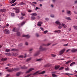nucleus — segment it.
Returning <instances> with one entry per match:
<instances>
[{
    "instance_id": "obj_12",
    "label": "nucleus",
    "mask_w": 77,
    "mask_h": 77,
    "mask_svg": "<svg viewBox=\"0 0 77 77\" xmlns=\"http://www.w3.org/2000/svg\"><path fill=\"white\" fill-rule=\"evenodd\" d=\"M59 67H60L59 65L55 66V69H58Z\"/></svg>"
},
{
    "instance_id": "obj_60",
    "label": "nucleus",
    "mask_w": 77,
    "mask_h": 77,
    "mask_svg": "<svg viewBox=\"0 0 77 77\" xmlns=\"http://www.w3.org/2000/svg\"><path fill=\"white\" fill-rule=\"evenodd\" d=\"M10 75H9V74H7L6 76V77H9V76Z\"/></svg>"
},
{
    "instance_id": "obj_45",
    "label": "nucleus",
    "mask_w": 77,
    "mask_h": 77,
    "mask_svg": "<svg viewBox=\"0 0 77 77\" xmlns=\"http://www.w3.org/2000/svg\"><path fill=\"white\" fill-rule=\"evenodd\" d=\"M11 51H16V49H12L11 50Z\"/></svg>"
},
{
    "instance_id": "obj_46",
    "label": "nucleus",
    "mask_w": 77,
    "mask_h": 77,
    "mask_svg": "<svg viewBox=\"0 0 77 77\" xmlns=\"http://www.w3.org/2000/svg\"><path fill=\"white\" fill-rule=\"evenodd\" d=\"M47 32H48V31H47V30H46V31H44V33L45 34L47 33Z\"/></svg>"
},
{
    "instance_id": "obj_44",
    "label": "nucleus",
    "mask_w": 77,
    "mask_h": 77,
    "mask_svg": "<svg viewBox=\"0 0 77 77\" xmlns=\"http://www.w3.org/2000/svg\"><path fill=\"white\" fill-rule=\"evenodd\" d=\"M24 18V17H21L20 18H19L20 20H23V19Z\"/></svg>"
},
{
    "instance_id": "obj_11",
    "label": "nucleus",
    "mask_w": 77,
    "mask_h": 77,
    "mask_svg": "<svg viewBox=\"0 0 77 77\" xmlns=\"http://www.w3.org/2000/svg\"><path fill=\"white\" fill-rule=\"evenodd\" d=\"M32 16H36L37 15V14L36 13H33L31 14Z\"/></svg>"
},
{
    "instance_id": "obj_37",
    "label": "nucleus",
    "mask_w": 77,
    "mask_h": 77,
    "mask_svg": "<svg viewBox=\"0 0 77 77\" xmlns=\"http://www.w3.org/2000/svg\"><path fill=\"white\" fill-rule=\"evenodd\" d=\"M41 60H42V59H39L37 60V61H39V62L41 61Z\"/></svg>"
},
{
    "instance_id": "obj_56",
    "label": "nucleus",
    "mask_w": 77,
    "mask_h": 77,
    "mask_svg": "<svg viewBox=\"0 0 77 77\" xmlns=\"http://www.w3.org/2000/svg\"><path fill=\"white\" fill-rule=\"evenodd\" d=\"M19 57H24L23 55H20V56H19Z\"/></svg>"
},
{
    "instance_id": "obj_14",
    "label": "nucleus",
    "mask_w": 77,
    "mask_h": 77,
    "mask_svg": "<svg viewBox=\"0 0 77 77\" xmlns=\"http://www.w3.org/2000/svg\"><path fill=\"white\" fill-rule=\"evenodd\" d=\"M2 60V61H6L7 60V58H4L1 59Z\"/></svg>"
},
{
    "instance_id": "obj_3",
    "label": "nucleus",
    "mask_w": 77,
    "mask_h": 77,
    "mask_svg": "<svg viewBox=\"0 0 77 77\" xmlns=\"http://www.w3.org/2000/svg\"><path fill=\"white\" fill-rule=\"evenodd\" d=\"M34 68H30L28 71H27L26 72V74L27 73H29V72H30V71H33V70H34Z\"/></svg>"
},
{
    "instance_id": "obj_33",
    "label": "nucleus",
    "mask_w": 77,
    "mask_h": 77,
    "mask_svg": "<svg viewBox=\"0 0 77 77\" xmlns=\"http://www.w3.org/2000/svg\"><path fill=\"white\" fill-rule=\"evenodd\" d=\"M45 73V71H43L42 72H40L39 73V74H44Z\"/></svg>"
},
{
    "instance_id": "obj_42",
    "label": "nucleus",
    "mask_w": 77,
    "mask_h": 77,
    "mask_svg": "<svg viewBox=\"0 0 77 77\" xmlns=\"http://www.w3.org/2000/svg\"><path fill=\"white\" fill-rule=\"evenodd\" d=\"M31 59V58H29V59H27V60H26V61L27 62H28V61H29V60H30Z\"/></svg>"
},
{
    "instance_id": "obj_19",
    "label": "nucleus",
    "mask_w": 77,
    "mask_h": 77,
    "mask_svg": "<svg viewBox=\"0 0 77 77\" xmlns=\"http://www.w3.org/2000/svg\"><path fill=\"white\" fill-rule=\"evenodd\" d=\"M25 24V22H23L22 23H21L20 24V26H23L24 24Z\"/></svg>"
},
{
    "instance_id": "obj_61",
    "label": "nucleus",
    "mask_w": 77,
    "mask_h": 77,
    "mask_svg": "<svg viewBox=\"0 0 77 77\" xmlns=\"http://www.w3.org/2000/svg\"><path fill=\"white\" fill-rule=\"evenodd\" d=\"M3 75V73H0V76H2Z\"/></svg>"
},
{
    "instance_id": "obj_58",
    "label": "nucleus",
    "mask_w": 77,
    "mask_h": 77,
    "mask_svg": "<svg viewBox=\"0 0 77 77\" xmlns=\"http://www.w3.org/2000/svg\"><path fill=\"white\" fill-rule=\"evenodd\" d=\"M33 50V49L32 48H31L29 49V51H31Z\"/></svg>"
},
{
    "instance_id": "obj_9",
    "label": "nucleus",
    "mask_w": 77,
    "mask_h": 77,
    "mask_svg": "<svg viewBox=\"0 0 77 77\" xmlns=\"http://www.w3.org/2000/svg\"><path fill=\"white\" fill-rule=\"evenodd\" d=\"M71 51H72V52H76V51H77V49H72L71 50Z\"/></svg>"
},
{
    "instance_id": "obj_48",
    "label": "nucleus",
    "mask_w": 77,
    "mask_h": 77,
    "mask_svg": "<svg viewBox=\"0 0 77 77\" xmlns=\"http://www.w3.org/2000/svg\"><path fill=\"white\" fill-rule=\"evenodd\" d=\"M40 29L41 30H42L43 31H44V29H43V28L41 27Z\"/></svg>"
},
{
    "instance_id": "obj_35",
    "label": "nucleus",
    "mask_w": 77,
    "mask_h": 77,
    "mask_svg": "<svg viewBox=\"0 0 77 77\" xmlns=\"http://www.w3.org/2000/svg\"><path fill=\"white\" fill-rule=\"evenodd\" d=\"M73 27L75 30H77V26H73Z\"/></svg>"
},
{
    "instance_id": "obj_40",
    "label": "nucleus",
    "mask_w": 77,
    "mask_h": 77,
    "mask_svg": "<svg viewBox=\"0 0 77 77\" xmlns=\"http://www.w3.org/2000/svg\"><path fill=\"white\" fill-rule=\"evenodd\" d=\"M64 67H62L59 69L60 70H62V69H63Z\"/></svg>"
},
{
    "instance_id": "obj_21",
    "label": "nucleus",
    "mask_w": 77,
    "mask_h": 77,
    "mask_svg": "<svg viewBox=\"0 0 77 77\" xmlns=\"http://www.w3.org/2000/svg\"><path fill=\"white\" fill-rule=\"evenodd\" d=\"M72 61V60H70L68 61L67 62H66L65 63V64H68V63H70V62H71Z\"/></svg>"
},
{
    "instance_id": "obj_8",
    "label": "nucleus",
    "mask_w": 77,
    "mask_h": 77,
    "mask_svg": "<svg viewBox=\"0 0 77 77\" xmlns=\"http://www.w3.org/2000/svg\"><path fill=\"white\" fill-rule=\"evenodd\" d=\"M23 37H26L27 38H30V36L29 35H23Z\"/></svg>"
},
{
    "instance_id": "obj_18",
    "label": "nucleus",
    "mask_w": 77,
    "mask_h": 77,
    "mask_svg": "<svg viewBox=\"0 0 77 77\" xmlns=\"http://www.w3.org/2000/svg\"><path fill=\"white\" fill-rule=\"evenodd\" d=\"M54 32H57V33H60L61 31L60 30H57L56 31H54Z\"/></svg>"
},
{
    "instance_id": "obj_2",
    "label": "nucleus",
    "mask_w": 77,
    "mask_h": 77,
    "mask_svg": "<svg viewBox=\"0 0 77 77\" xmlns=\"http://www.w3.org/2000/svg\"><path fill=\"white\" fill-rule=\"evenodd\" d=\"M4 32L5 34H9V30L8 29H5L4 31Z\"/></svg>"
},
{
    "instance_id": "obj_59",
    "label": "nucleus",
    "mask_w": 77,
    "mask_h": 77,
    "mask_svg": "<svg viewBox=\"0 0 77 77\" xmlns=\"http://www.w3.org/2000/svg\"><path fill=\"white\" fill-rule=\"evenodd\" d=\"M32 3H34V4H35L37 3L36 2H33Z\"/></svg>"
},
{
    "instance_id": "obj_41",
    "label": "nucleus",
    "mask_w": 77,
    "mask_h": 77,
    "mask_svg": "<svg viewBox=\"0 0 77 77\" xmlns=\"http://www.w3.org/2000/svg\"><path fill=\"white\" fill-rule=\"evenodd\" d=\"M45 20L46 21H48L49 20V18L46 17L45 18Z\"/></svg>"
},
{
    "instance_id": "obj_28",
    "label": "nucleus",
    "mask_w": 77,
    "mask_h": 77,
    "mask_svg": "<svg viewBox=\"0 0 77 77\" xmlns=\"http://www.w3.org/2000/svg\"><path fill=\"white\" fill-rule=\"evenodd\" d=\"M20 74H21V72H18L16 74V75L17 76H18L20 75Z\"/></svg>"
},
{
    "instance_id": "obj_30",
    "label": "nucleus",
    "mask_w": 77,
    "mask_h": 77,
    "mask_svg": "<svg viewBox=\"0 0 77 77\" xmlns=\"http://www.w3.org/2000/svg\"><path fill=\"white\" fill-rule=\"evenodd\" d=\"M11 51V50H10V49H7L6 51H5L6 52H9V51Z\"/></svg>"
},
{
    "instance_id": "obj_29",
    "label": "nucleus",
    "mask_w": 77,
    "mask_h": 77,
    "mask_svg": "<svg viewBox=\"0 0 77 77\" xmlns=\"http://www.w3.org/2000/svg\"><path fill=\"white\" fill-rule=\"evenodd\" d=\"M31 18L33 20H35V17L33 16Z\"/></svg>"
},
{
    "instance_id": "obj_38",
    "label": "nucleus",
    "mask_w": 77,
    "mask_h": 77,
    "mask_svg": "<svg viewBox=\"0 0 77 77\" xmlns=\"http://www.w3.org/2000/svg\"><path fill=\"white\" fill-rule=\"evenodd\" d=\"M11 16L12 17H14V15H15V14H14V13H12L11 14Z\"/></svg>"
},
{
    "instance_id": "obj_15",
    "label": "nucleus",
    "mask_w": 77,
    "mask_h": 77,
    "mask_svg": "<svg viewBox=\"0 0 77 77\" xmlns=\"http://www.w3.org/2000/svg\"><path fill=\"white\" fill-rule=\"evenodd\" d=\"M12 31L14 32H17L18 30H17V29H16L15 28H14L13 29Z\"/></svg>"
},
{
    "instance_id": "obj_51",
    "label": "nucleus",
    "mask_w": 77,
    "mask_h": 77,
    "mask_svg": "<svg viewBox=\"0 0 77 77\" xmlns=\"http://www.w3.org/2000/svg\"><path fill=\"white\" fill-rule=\"evenodd\" d=\"M40 8H38V7H36L35 8V10H37V9H40Z\"/></svg>"
},
{
    "instance_id": "obj_31",
    "label": "nucleus",
    "mask_w": 77,
    "mask_h": 77,
    "mask_svg": "<svg viewBox=\"0 0 77 77\" xmlns=\"http://www.w3.org/2000/svg\"><path fill=\"white\" fill-rule=\"evenodd\" d=\"M20 12V10H19L18 9H16V13H18V12Z\"/></svg>"
},
{
    "instance_id": "obj_64",
    "label": "nucleus",
    "mask_w": 77,
    "mask_h": 77,
    "mask_svg": "<svg viewBox=\"0 0 77 77\" xmlns=\"http://www.w3.org/2000/svg\"><path fill=\"white\" fill-rule=\"evenodd\" d=\"M68 30H69V31H71V28H69V29H68Z\"/></svg>"
},
{
    "instance_id": "obj_43",
    "label": "nucleus",
    "mask_w": 77,
    "mask_h": 77,
    "mask_svg": "<svg viewBox=\"0 0 77 77\" xmlns=\"http://www.w3.org/2000/svg\"><path fill=\"white\" fill-rule=\"evenodd\" d=\"M50 16L51 17H52V18H54V15L53 14H51Z\"/></svg>"
},
{
    "instance_id": "obj_39",
    "label": "nucleus",
    "mask_w": 77,
    "mask_h": 77,
    "mask_svg": "<svg viewBox=\"0 0 77 77\" xmlns=\"http://www.w3.org/2000/svg\"><path fill=\"white\" fill-rule=\"evenodd\" d=\"M17 35L18 36H20V32H18L17 33Z\"/></svg>"
},
{
    "instance_id": "obj_17",
    "label": "nucleus",
    "mask_w": 77,
    "mask_h": 77,
    "mask_svg": "<svg viewBox=\"0 0 77 77\" xmlns=\"http://www.w3.org/2000/svg\"><path fill=\"white\" fill-rule=\"evenodd\" d=\"M75 62H73L72 63H71L70 65V66H72L73 65H74V64H75Z\"/></svg>"
},
{
    "instance_id": "obj_32",
    "label": "nucleus",
    "mask_w": 77,
    "mask_h": 77,
    "mask_svg": "<svg viewBox=\"0 0 77 77\" xmlns=\"http://www.w3.org/2000/svg\"><path fill=\"white\" fill-rule=\"evenodd\" d=\"M65 71H69V69L68 67H67L65 69Z\"/></svg>"
},
{
    "instance_id": "obj_54",
    "label": "nucleus",
    "mask_w": 77,
    "mask_h": 77,
    "mask_svg": "<svg viewBox=\"0 0 77 77\" xmlns=\"http://www.w3.org/2000/svg\"><path fill=\"white\" fill-rule=\"evenodd\" d=\"M55 72H51V73L52 74H55Z\"/></svg>"
},
{
    "instance_id": "obj_63",
    "label": "nucleus",
    "mask_w": 77,
    "mask_h": 77,
    "mask_svg": "<svg viewBox=\"0 0 77 77\" xmlns=\"http://www.w3.org/2000/svg\"><path fill=\"white\" fill-rule=\"evenodd\" d=\"M29 12H32V10H29L28 11Z\"/></svg>"
},
{
    "instance_id": "obj_20",
    "label": "nucleus",
    "mask_w": 77,
    "mask_h": 77,
    "mask_svg": "<svg viewBox=\"0 0 77 77\" xmlns=\"http://www.w3.org/2000/svg\"><path fill=\"white\" fill-rule=\"evenodd\" d=\"M65 19H66V20H69V21H70V20H71V19L69 17H66Z\"/></svg>"
},
{
    "instance_id": "obj_34",
    "label": "nucleus",
    "mask_w": 77,
    "mask_h": 77,
    "mask_svg": "<svg viewBox=\"0 0 77 77\" xmlns=\"http://www.w3.org/2000/svg\"><path fill=\"white\" fill-rule=\"evenodd\" d=\"M17 5V3L15 2V3L12 4L11 5V6H15V5Z\"/></svg>"
},
{
    "instance_id": "obj_25",
    "label": "nucleus",
    "mask_w": 77,
    "mask_h": 77,
    "mask_svg": "<svg viewBox=\"0 0 77 77\" xmlns=\"http://www.w3.org/2000/svg\"><path fill=\"white\" fill-rule=\"evenodd\" d=\"M52 77H57V75H55V74H52Z\"/></svg>"
},
{
    "instance_id": "obj_10",
    "label": "nucleus",
    "mask_w": 77,
    "mask_h": 77,
    "mask_svg": "<svg viewBox=\"0 0 77 77\" xmlns=\"http://www.w3.org/2000/svg\"><path fill=\"white\" fill-rule=\"evenodd\" d=\"M61 25L63 27H64V28H66V27H67V26H66V25L63 23H62Z\"/></svg>"
},
{
    "instance_id": "obj_26",
    "label": "nucleus",
    "mask_w": 77,
    "mask_h": 77,
    "mask_svg": "<svg viewBox=\"0 0 77 77\" xmlns=\"http://www.w3.org/2000/svg\"><path fill=\"white\" fill-rule=\"evenodd\" d=\"M21 68H22V69H27V67H26L25 66H24L23 67H21Z\"/></svg>"
},
{
    "instance_id": "obj_4",
    "label": "nucleus",
    "mask_w": 77,
    "mask_h": 77,
    "mask_svg": "<svg viewBox=\"0 0 77 77\" xmlns=\"http://www.w3.org/2000/svg\"><path fill=\"white\" fill-rule=\"evenodd\" d=\"M16 71H17L18 70H17V69L14 68V69H13V70L9 69L7 70V71H8V72H12V71H16Z\"/></svg>"
},
{
    "instance_id": "obj_62",
    "label": "nucleus",
    "mask_w": 77,
    "mask_h": 77,
    "mask_svg": "<svg viewBox=\"0 0 77 77\" xmlns=\"http://www.w3.org/2000/svg\"><path fill=\"white\" fill-rule=\"evenodd\" d=\"M68 44H67L66 45H64V46H68Z\"/></svg>"
},
{
    "instance_id": "obj_13",
    "label": "nucleus",
    "mask_w": 77,
    "mask_h": 77,
    "mask_svg": "<svg viewBox=\"0 0 77 77\" xmlns=\"http://www.w3.org/2000/svg\"><path fill=\"white\" fill-rule=\"evenodd\" d=\"M0 11L1 12H5L6 11V9H2L0 10Z\"/></svg>"
},
{
    "instance_id": "obj_6",
    "label": "nucleus",
    "mask_w": 77,
    "mask_h": 77,
    "mask_svg": "<svg viewBox=\"0 0 77 77\" xmlns=\"http://www.w3.org/2000/svg\"><path fill=\"white\" fill-rule=\"evenodd\" d=\"M65 51V49H63L60 52V54H63V53Z\"/></svg>"
},
{
    "instance_id": "obj_57",
    "label": "nucleus",
    "mask_w": 77,
    "mask_h": 77,
    "mask_svg": "<svg viewBox=\"0 0 77 77\" xmlns=\"http://www.w3.org/2000/svg\"><path fill=\"white\" fill-rule=\"evenodd\" d=\"M22 45H23V44H20L19 45V47H20V46H22Z\"/></svg>"
},
{
    "instance_id": "obj_49",
    "label": "nucleus",
    "mask_w": 77,
    "mask_h": 77,
    "mask_svg": "<svg viewBox=\"0 0 77 77\" xmlns=\"http://www.w3.org/2000/svg\"><path fill=\"white\" fill-rule=\"evenodd\" d=\"M35 35L37 36V37H38L39 36V34L38 33H36Z\"/></svg>"
},
{
    "instance_id": "obj_23",
    "label": "nucleus",
    "mask_w": 77,
    "mask_h": 77,
    "mask_svg": "<svg viewBox=\"0 0 77 77\" xmlns=\"http://www.w3.org/2000/svg\"><path fill=\"white\" fill-rule=\"evenodd\" d=\"M24 5V3L23 2H21L20 3H19L18 5H21V6H22L23 5Z\"/></svg>"
},
{
    "instance_id": "obj_36",
    "label": "nucleus",
    "mask_w": 77,
    "mask_h": 77,
    "mask_svg": "<svg viewBox=\"0 0 77 77\" xmlns=\"http://www.w3.org/2000/svg\"><path fill=\"white\" fill-rule=\"evenodd\" d=\"M51 56H52V57H56V55H54L53 54H52L51 55Z\"/></svg>"
},
{
    "instance_id": "obj_24",
    "label": "nucleus",
    "mask_w": 77,
    "mask_h": 77,
    "mask_svg": "<svg viewBox=\"0 0 77 77\" xmlns=\"http://www.w3.org/2000/svg\"><path fill=\"white\" fill-rule=\"evenodd\" d=\"M62 74H66V75H72V74H71L69 73H62Z\"/></svg>"
},
{
    "instance_id": "obj_16",
    "label": "nucleus",
    "mask_w": 77,
    "mask_h": 77,
    "mask_svg": "<svg viewBox=\"0 0 77 77\" xmlns=\"http://www.w3.org/2000/svg\"><path fill=\"white\" fill-rule=\"evenodd\" d=\"M16 1V0H12L11 2H10V3H11V4H12V3H15Z\"/></svg>"
},
{
    "instance_id": "obj_22",
    "label": "nucleus",
    "mask_w": 77,
    "mask_h": 77,
    "mask_svg": "<svg viewBox=\"0 0 77 77\" xmlns=\"http://www.w3.org/2000/svg\"><path fill=\"white\" fill-rule=\"evenodd\" d=\"M67 13L69 15H71V12L70 11H67Z\"/></svg>"
},
{
    "instance_id": "obj_27",
    "label": "nucleus",
    "mask_w": 77,
    "mask_h": 77,
    "mask_svg": "<svg viewBox=\"0 0 77 77\" xmlns=\"http://www.w3.org/2000/svg\"><path fill=\"white\" fill-rule=\"evenodd\" d=\"M39 72V71H38L36 72H35V73H33L32 75H35V74H38V72Z\"/></svg>"
},
{
    "instance_id": "obj_1",
    "label": "nucleus",
    "mask_w": 77,
    "mask_h": 77,
    "mask_svg": "<svg viewBox=\"0 0 77 77\" xmlns=\"http://www.w3.org/2000/svg\"><path fill=\"white\" fill-rule=\"evenodd\" d=\"M55 23H56V24H57L59 25V26H58V28L59 29H60L62 28V26H60V23L59 21V20H57L55 22Z\"/></svg>"
},
{
    "instance_id": "obj_47",
    "label": "nucleus",
    "mask_w": 77,
    "mask_h": 77,
    "mask_svg": "<svg viewBox=\"0 0 77 77\" xmlns=\"http://www.w3.org/2000/svg\"><path fill=\"white\" fill-rule=\"evenodd\" d=\"M6 27V26H2V29H5V28Z\"/></svg>"
},
{
    "instance_id": "obj_7",
    "label": "nucleus",
    "mask_w": 77,
    "mask_h": 77,
    "mask_svg": "<svg viewBox=\"0 0 77 77\" xmlns=\"http://www.w3.org/2000/svg\"><path fill=\"white\" fill-rule=\"evenodd\" d=\"M39 49L40 51H44V50H45V48H42V46H40Z\"/></svg>"
},
{
    "instance_id": "obj_50",
    "label": "nucleus",
    "mask_w": 77,
    "mask_h": 77,
    "mask_svg": "<svg viewBox=\"0 0 77 77\" xmlns=\"http://www.w3.org/2000/svg\"><path fill=\"white\" fill-rule=\"evenodd\" d=\"M25 45H28V43L27 42H26L25 43Z\"/></svg>"
},
{
    "instance_id": "obj_5",
    "label": "nucleus",
    "mask_w": 77,
    "mask_h": 77,
    "mask_svg": "<svg viewBox=\"0 0 77 77\" xmlns=\"http://www.w3.org/2000/svg\"><path fill=\"white\" fill-rule=\"evenodd\" d=\"M42 22H38V25L39 27H41L42 26Z\"/></svg>"
},
{
    "instance_id": "obj_53",
    "label": "nucleus",
    "mask_w": 77,
    "mask_h": 77,
    "mask_svg": "<svg viewBox=\"0 0 77 77\" xmlns=\"http://www.w3.org/2000/svg\"><path fill=\"white\" fill-rule=\"evenodd\" d=\"M18 55V54L17 53H14V56H17Z\"/></svg>"
},
{
    "instance_id": "obj_52",
    "label": "nucleus",
    "mask_w": 77,
    "mask_h": 77,
    "mask_svg": "<svg viewBox=\"0 0 77 77\" xmlns=\"http://www.w3.org/2000/svg\"><path fill=\"white\" fill-rule=\"evenodd\" d=\"M21 15L22 16H25V14L21 13Z\"/></svg>"
},
{
    "instance_id": "obj_55",
    "label": "nucleus",
    "mask_w": 77,
    "mask_h": 77,
    "mask_svg": "<svg viewBox=\"0 0 77 77\" xmlns=\"http://www.w3.org/2000/svg\"><path fill=\"white\" fill-rule=\"evenodd\" d=\"M70 50H71L70 49H68L66 51L67 52H68V51H69Z\"/></svg>"
}]
</instances>
